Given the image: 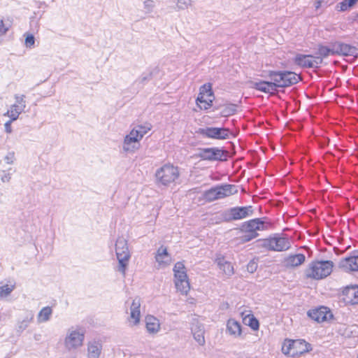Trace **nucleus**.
Masks as SVG:
<instances>
[{"label":"nucleus","instance_id":"obj_31","mask_svg":"<svg viewBox=\"0 0 358 358\" xmlns=\"http://www.w3.org/2000/svg\"><path fill=\"white\" fill-rule=\"evenodd\" d=\"M216 262L220 269L224 274L231 275L234 273V267L230 262L225 261L224 258H217Z\"/></svg>","mask_w":358,"mask_h":358},{"label":"nucleus","instance_id":"obj_34","mask_svg":"<svg viewBox=\"0 0 358 358\" xmlns=\"http://www.w3.org/2000/svg\"><path fill=\"white\" fill-rule=\"evenodd\" d=\"M245 322L253 330H257L259 327V321L253 316L248 315L244 318Z\"/></svg>","mask_w":358,"mask_h":358},{"label":"nucleus","instance_id":"obj_47","mask_svg":"<svg viewBox=\"0 0 358 358\" xmlns=\"http://www.w3.org/2000/svg\"><path fill=\"white\" fill-rule=\"evenodd\" d=\"M15 160V153L13 152H8L4 157V161L8 164H12Z\"/></svg>","mask_w":358,"mask_h":358},{"label":"nucleus","instance_id":"obj_2","mask_svg":"<svg viewBox=\"0 0 358 358\" xmlns=\"http://www.w3.org/2000/svg\"><path fill=\"white\" fill-rule=\"evenodd\" d=\"M179 176L178 167L172 164H165L156 171V182L158 186H169L175 182Z\"/></svg>","mask_w":358,"mask_h":358},{"label":"nucleus","instance_id":"obj_7","mask_svg":"<svg viewBox=\"0 0 358 358\" xmlns=\"http://www.w3.org/2000/svg\"><path fill=\"white\" fill-rule=\"evenodd\" d=\"M237 192L235 185H224L212 187L203 193V198L208 202L222 199Z\"/></svg>","mask_w":358,"mask_h":358},{"label":"nucleus","instance_id":"obj_39","mask_svg":"<svg viewBox=\"0 0 358 358\" xmlns=\"http://www.w3.org/2000/svg\"><path fill=\"white\" fill-rule=\"evenodd\" d=\"M236 112V106L231 104L228 105L224 107V108L221 110V115L223 117H228L233 114H234Z\"/></svg>","mask_w":358,"mask_h":358},{"label":"nucleus","instance_id":"obj_24","mask_svg":"<svg viewBox=\"0 0 358 358\" xmlns=\"http://www.w3.org/2000/svg\"><path fill=\"white\" fill-rule=\"evenodd\" d=\"M335 46L333 43L330 47L324 46L322 45H318L317 48V52L315 56L316 59L321 60V64L323 62V59L330 55H335Z\"/></svg>","mask_w":358,"mask_h":358},{"label":"nucleus","instance_id":"obj_42","mask_svg":"<svg viewBox=\"0 0 358 358\" xmlns=\"http://www.w3.org/2000/svg\"><path fill=\"white\" fill-rule=\"evenodd\" d=\"M15 171L9 169L8 171H3V174L1 176V180L3 182H8L11 179V176Z\"/></svg>","mask_w":358,"mask_h":358},{"label":"nucleus","instance_id":"obj_25","mask_svg":"<svg viewBox=\"0 0 358 358\" xmlns=\"http://www.w3.org/2000/svg\"><path fill=\"white\" fill-rule=\"evenodd\" d=\"M306 259L303 254L289 255L285 259V265L287 268L296 267L302 264Z\"/></svg>","mask_w":358,"mask_h":358},{"label":"nucleus","instance_id":"obj_43","mask_svg":"<svg viewBox=\"0 0 358 358\" xmlns=\"http://www.w3.org/2000/svg\"><path fill=\"white\" fill-rule=\"evenodd\" d=\"M152 78V73H143L136 81V83H138L139 84L144 85L145 82L148 80H150Z\"/></svg>","mask_w":358,"mask_h":358},{"label":"nucleus","instance_id":"obj_29","mask_svg":"<svg viewBox=\"0 0 358 358\" xmlns=\"http://www.w3.org/2000/svg\"><path fill=\"white\" fill-rule=\"evenodd\" d=\"M155 259L157 262L159 263V264H164L168 265L171 262V258L169 257V255L167 252L166 248L164 246H161L157 250Z\"/></svg>","mask_w":358,"mask_h":358},{"label":"nucleus","instance_id":"obj_10","mask_svg":"<svg viewBox=\"0 0 358 358\" xmlns=\"http://www.w3.org/2000/svg\"><path fill=\"white\" fill-rule=\"evenodd\" d=\"M198 133L202 136L217 140H225L229 138L230 131L224 127L200 128Z\"/></svg>","mask_w":358,"mask_h":358},{"label":"nucleus","instance_id":"obj_48","mask_svg":"<svg viewBox=\"0 0 358 358\" xmlns=\"http://www.w3.org/2000/svg\"><path fill=\"white\" fill-rule=\"evenodd\" d=\"M257 268V263L255 261H250L247 265V271L250 273H254Z\"/></svg>","mask_w":358,"mask_h":358},{"label":"nucleus","instance_id":"obj_16","mask_svg":"<svg viewBox=\"0 0 358 358\" xmlns=\"http://www.w3.org/2000/svg\"><path fill=\"white\" fill-rule=\"evenodd\" d=\"M336 55L344 57L351 56L354 58L358 57V48L355 46L341 43H334Z\"/></svg>","mask_w":358,"mask_h":358},{"label":"nucleus","instance_id":"obj_45","mask_svg":"<svg viewBox=\"0 0 358 358\" xmlns=\"http://www.w3.org/2000/svg\"><path fill=\"white\" fill-rule=\"evenodd\" d=\"M257 237V236H256V235H254V234H251L250 232H245V234L241 236L240 237V239L242 243H246V242H248Z\"/></svg>","mask_w":358,"mask_h":358},{"label":"nucleus","instance_id":"obj_8","mask_svg":"<svg viewBox=\"0 0 358 358\" xmlns=\"http://www.w3.org/2000/svg\"><path fill=\"white\" fill-rule=\"evenodd\" d=\"M175 285L178 291L187 294L190 289L189 282L182 262H177L173 268Z\"/></svg>","mask_w":358,"mask_h":358},{"label":"nucleus","instance_id":"obj_44","mask_svg":"<svg viewBox=\"0 0 358 358\" xmlns=\"http://www.w3.org/2000/svg\"><path fill=\"white\" fill-rule=\"evenodd\" d=\"M191 0H178L177 7L179 10H184L191 5Z\"/></svg>","mask_w":358,"mask_h":358},{"label":"nucleus","instance_id":"obj_38","mask_svg":"<svg viewBox=\"0 0 358 358\" xmlns=\"http://www.w3.org/2000/svg\"><path fill=\"white\" fill-rule=\"evenodd\" d=\"M25 37L24 39V45L27 48H33L35 45V37L33 34L29 33H25L24 34Z\"/></svg>","mask_w":358,"mask_h":358},{"label":"nucleus","instance_id":"obj_46","mask_svg":"<svg viewBox=\"0 0 358 358\" xmlns=\"http://www.w3.org/2000/svg\"><path fill=\"white\" fill-rule=\"evenodd\" d=\"M143 4L147 13L151 12L155 7V2L152 0H145Z\"/></svg>","mask_w":358,"mask_h":358},{"label":"nucleus","instance_id":"obj_23","mask_svg":"<svg viewBox=\"0 0 358 358\" xmlns=\"http://www.w3.org/2000/svg\"><path fill=\"white\" fill-rule=\"evenodd\" d=\"M192 333L194 338L200 345H204L206 341L204 338V327L201 323L194 322L192 323Z\"/></svg>","mask_w":358,"mask_h":358},{"label":"nucleus","instance_id":"obj_35","mask_svg":"<svg viewBox=\"0 0 358 358\" xmlns=\"http://www.w3.org/2000/svg\"><path fill=\"white\" fill-rule=\"evenodd\" d=\"M14 97L15 100L14 104L17 106V108H20V109H18L19 110H24L26 108L25 96L15 94Z\"/></svg>","mask_w":358,"mask_h":358},{"label":"nucleus","instance_id":"obj_32","mask_svg":"<svg viewBox=\"0 0 358 358\" xmlns=\"http://www.w3.org/2000/svg\"><path fill=\"white\" fill-rule=\"evenodd\" d=\"M52 314V309L50 306L43 308L38 314V323L48 322Z\"/></svg>","mask_w":358,"mask_h":358},{"label":"nucleus","instance_id":"obj_4","mask_svg":"<svg viewBox=\"0 0 358 358\" xmlns=\"http://www.w3.org/2000/svg\"><path fill=\"white\" fill-rule=\"evenodd\" d=\"M261 247L271 251H285L291 247L289 240L283 236L275 234L268 238L259 239L257 241Z\"/></svg>","mask_w":358,"mask_h":358},{"label":"nucleus","instance_id":"obj_37","mask_svg":"<svg viewBox=\"0 0 358 358\" xmlns=\"http://www.w3.org/2000/svg\"><path fill=\"white\" fill-rule=\"evenodd\" d=\"M133 130L136 131V134L139 136V137L142 139L144 135H145L148 131L150 130V125H137L136 126Z\"/></svg>","mask_w":358,"mask_h":358},{"label":"nucleus","instance_id":"obj_21","mask_svg":"<svg viewBox=\"0 0 358 358\" xmlns=\"http://www.w3.org/2000/svg\"><path fill=\"white\" fill-rule=\"evenodd\" d=\"M250 87L259 90L260 92L273 94L276 90L273 81H264L260 80L259 82L251 81L250 83Z\"/></svg>","mask_w":358,"mask_h":358},{"label":"nucleus","instance_id":"obj_3","mask_svg":"<svg viewBox=\"0 0 358 358\" xmlns=\"http://www.w3.org/2000/svg\"><path fill=\"white\" fill-rule=\"evenodd\" d=\"M115 252L118 260L117 271L120 272L123 276H125L126 270L131 257L126 239L122 237H119L117 239L115 243Z\"/></svg>","mask_w":358,"mask_h":358},{"label":"nucleus","instance_id":"obj_9","mask_svg":"<svg viewBox=\"0 0 358 358\" xmlns=\"http://www.w3.org/2000/svg\"><path fill=\"white\" fill-rule=\"evenodd\" d=\"M227 152L219 148H199L197 157L203 160L223 161L227 157Z\"/></svg>","mask_w":358,"mask_h":358},{"label":"nucleus","instance_id":"obj_28","mask_svg":"<svg viewBox=\"0 0 358 358\" xmlns=\"http://www.w3.org/2000/svg\"><path fill=\"white\" fill-rule=\"evenodd\" d=\"M227 332L235 338L239 337L242 332L241 324L234 319H229L227 324Z\"/></svg>","mask_w":358,"mask_h":358},{"label":"nucleus","instance_id":"obj_6","mask_svg":"<svg viewBox=\"0 0 358 358\" xmlns=\"http://www.w3.org/2000/svg\"><path fill=\"white\" fill-rule=\"evenodd\" d=\"M331 261H320L313 262L306 271V275L313 279H322L328 276L332 271Z\"/></svg>","mask_w":358,"mask_h":358},{"label":"nucleus","instance_id":"obj_22","mask_svg":"<svg viewBox=\"0 0 358 358\" xmlns=\"http://www.w3.org/2000/svg\"><path fill=\"white\" fill-rule=\"evenodd\" d=\"M140 307H141L140 299L138 298L134 299L130 306V317H129V322L133 326L137 325L140 322V317H141Z\"/></svg>","mask_w":358,"mask_h":358},{"label":"nucleus","instance_id":"obj_33","mask_svg":"<svg viewBox=\"0 0 358 358\" xmlns=\"http://www.w3.org/2000/svg\"><path fill=\"white\" fill-rule=\"evenodd\" d=\"M18 109H20V108H17L15 104H13L10 106V109L8 110L4 115L8 116L12 120H16L19 115L24 111L19 110Z\"/></svg>","mask_w":358,"mask_h":358},{"label":"nucleus","instance_id":"obj_26","mask_svg":"<svg viewBox=\"0 0 358 358\" xmlns=\"http://www.w3.org/2000/svg\"><path fill=\"white\" fill-rule=\"evenodd\" d=\"M102 350V345L99 341H92L87 344L88 358H99Z\"/></svg>","mask_w":358,"mask_h":358},{"label":"nucleus","instance_id":"obj_15","mask_svg":"<svg viewBox=\"0 0 358 358\" xmlns=\"http://www.w3.org/2000/svg\"><path fill=\"white\" fill-rule=\"evenodd\" d=\"M141 140V138L136 134V131L132 129L124 138L122 147L123 150L129 153L134 152L138 149Z\"/></svg>","mask_w":358,"mask_h":358},{"label":"nucleus","instance_id":"obj_41","mask_svg":"<svg viewBox=\"0 0 358 358\" xmlns=\"http://www.w3.org/2000/svg\"><path fill=\"white\" fill-rule=\"evenodd\" d=\"M357 1L358 0H343L339 3L340 11H345L348 8H352Z\"/></svg>","mask_w":358,"mask_h":358},{"label":"nucleus","instance_id":"obj_36","mask_svg":"<svg viewBox=\"0 0 358 358\" xmlns=\"http://www.w3.org/2000/svg\"><path fill=\"white\" fill-rule=\"evenodd\" d=\"M293 340L286 339L282 346V352L292 357Z\"/></svg>","mask_w":358,"mask_h":358},{"label":"nucleus","instance_id":"obj_5","mask_svg":"<svg viewBox=\"0 0 358 358\" xmlns=\"http://www.w3.org/2000/svg\"><path fill=\"white\" fill-rule=\"evenodd\" d=\"M85 331L80 327H71L67 331L64 344L65 348L71 352L77 350L83 345Z\"/></svg>","mask_w":358,"mask_h":358},{"label":"nucleus","instance_id":"obj_52","mask_svg":"<svg viewBox=\"0 0 358 358\" xmlns=\"http://www.w3.org/2000/svg\"><path fill=\"white\" fill-rule=\"evenodd\" d=\"M35 340H38V336H35Z\"/></svg>","mask_w":358,"mask_h":358},{"label":"nucleus","instance_id":"obj_17","mask_svg":"<svg viewBox=\"0 0 358 358\" xmlns=\"http://www.w3.org/2000/svg\"><path fill=\"white\" fill-rule=\"evenodd\" d=\"M308 315L313 320L317 322L327 321L329 318L332 317L330 310L324 306H321L319 308L310 310L308 312Z\"/></svg>","mask_w":358,"mask_h":358},{"label":"nucleus","instance_id":"obj_20","mask_svg":"<svg viewBox=\"0 0 358 358\" xmlns=\"http://www.w3.org/2000/svg\"><path fill=\"white\" fill-rule=\"evenodd\" d=\"M310 344L304 340H293L292 357L299 356L311 350Z\"/></svg>","mask_w":358,"mask_h":358},{"label":"nucleus","instance_id":"obj_19","mask_svg":"<svg viewBox=\"0 0 358 358\" xmlns=\"http://www.w3.org/2000/svg\"><path fill=\"white\" fill-rule=\"evenodd\" d=\"M343 294L345 303L358 304V285L346 287L343 291Z\"/></svg>","mask_w":358,"mask_h":358},{"label":"nucleus","instance_id":"obj_14","mask_svg":"<svg viewBox=\"0 0 358 358\" xmlns=\"http://www.w3.org/2000/svg\"><path fill=\"white\" fill-rule=\"evenodd\" d=\"M214 99L213 92L212 90V85L210 83H206L203 85L199 89V94L196 99V102L203 103L206 109L211 106Z\"/></svg>","mask_w":358,"mask_h":358},{"label":"nucleus","instance_id":"obj_1","mask_svg":"<svg viewBox=\"0 0 358 358\" xmlns=\"http://www.w3.org/2000/svg\"><path fill=\"white\" fill-rule=\"evenodd\" d=\"M268 76L275 89L289 87L296 84L300 79L296 73L288 71H270Z\"/></svg>","mask_w":358,"mask_h":358},{"label":"nucleus","instance_id":"obj_13","mask_svg":"<svg viewBox=\"0 0 358 358\" xmlns=\"http://www.w3.org/2000/svg\"><path fill=\"white\" fill-rule=\"evenodd\" d=\"M294 61L296 65L303 68L318 69L321 65V60L312 55L297 54Z\"/></svg>","mask_w":358,"mask_h":358},{"label":"nucleus","instance_id":"obj_27","mask_svg":"<svg viewBox=\"0 0 358 358\" xmlns=\"http://www.w3.org/2000/svg\"><path fill=\"white\" fill-rule=\"evenodd\" d=\"M145 321L146 329L150 334H157L159 331L160 323L157 317L152 315H147Z\"/></svg>","mask_w":358,"mask_h":358},{"label":"nucleus","instance_id":"obj_40","mask_svg":"<svg viewBox=\"0 0 358 358\" xmlns=\"http://www.w3.org/2000/svg\"><path fill=\"white\" fill-rule=\"evenodd\" d=\"M15 289V285H5L0 287V297H6L13 291Z\"/></svg>","mask_w":358,"mask_h":358},{"label":"nucleus","instance_id":"obj_49","mask_svg":"<svg viewBox=\"0 0 358 358\" xmlns=\"http://www.w3.org/2000/svg\"><path fill=\"white\" fill-rule=\"evenodd\" d=\"M13 121L14 120H12L10 119V120H8V122H6L4 124V128H5V131L6 133L10 134L12 132L13 130H12V127H11V124Z\"/></svg>","mask_w":358,"mask_h":358},{"label":"nucleus","instance_id":"obj_12","mask_svg":"<svg viewBox=\"0 0 358 358\" xmlns=\"http://www.w3.org/2000/svg\"><path fill=\"white\" fill-rule=\"evenodd\" d=\"M269 223L265 222L261 218L252 219L242 224L241 230L244 232H250L258 236L257 231H263L268 229Z\"/></svg>","mask_w":358,"mask_h":358},{"label":"nucleus","instance_id":"obj_18","mask_svg":"<svg viewBox=\"0 0 358 358\" xmlns=\"http://www.w3.org/2000/svg\"><path fill=\"white\" fill-rule=\"evenodd\" d=\"M339 267L346 272L358 271V255L341 259L339 262Z\"/></svg>","mask_w":358,"mask_h":358},{"label":"nucleus","instance_id":"obj_11","mask_svg":"<svg viewBox=\"0 0 358 358\" xmlns=\"http://www.w3.org/2000/svg\"><path fill=\"white\" fill-rule=\"evenodd\" d=\"M253 213L252 206L234 207L225 211L223 217L226 221L243 219Z\"/></svg>","mask_w":358,"mask_h":358},{"label":"nucleus","instance_id":"obj_50","mask_svg":"<svg viewBox=\"0 0 358 358\" xmlns=\"http://www.w3.org/2000/svg\"><path fill=\"white\" fill-rule=\"evenodd\" d=\"M321 3H322L321 1H319V0H318V1H316L315 2V4H314V5H315V8H316V9H318V8L321 6Z\"/></svg>","mask_w":358,"mask_h":358},{"label":"nucleus","instance_id":"obj_30","mask_svg":"<svg viewBox=\"0 0 358 358\" xmlns=\"http://www.w3.org/2000/svg\"><path fill=\"white\" fill-rule=\"evenodd\" d=\"M34 319V313L32 311L27 310L25 312V315L24 318L17 322V331L18 333H22L24 330H25L29 324L32 322Z\"/></svg>","mask_w":358,"mask_h":358},{"label":"nucleus","instance_id":"obj_53","mask_svg":"<svg viewBox=\"0 0 358 358\" xmlns=\"http://www.w3.org/2000/svg\"><path fill=\"white\" fill-rule=\"evenodd\" d=\"M357 358H358V356H357Z\"/></svg>","mask_w":358,"mask_h":358},{"label":"nucleus","instance_id":"obj_51","mask_svg":"<svg viewBox=\"0 0 358 358\" xmlns=\"http://www.w3.org/2000/svg\"><path fill=\"white\" fill-rule=\"evenodd\" d=\"M35 340H38V336H35Z\"/></svg>","mask_w":358,"mask_h":358}]
</instances>
